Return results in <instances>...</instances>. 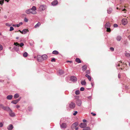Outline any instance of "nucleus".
Listing matches in <instances>:
<instances>
[{"label":"nucleus","mask_w":130,"mask_h":130,"mask_svg":"<svg viewBox=\"0 0 130 130\" xmlns=\"http://www.w3.org/2000/svg\"><path fill=\"white\" fill-rule=\"evenodd\" d=\"M58 51L56 50L53 51L52 52V54H54L57 55L58 54Z\"/></svg>","instance_id":"30"},{"label":"nucleus","mask_w":130,"mask_h":130,"mask_svg":"<svg viewBox=\"0 0 130 130\" xmlns=\"http://www.w3.org/2000/svg\"><path fill=\"white\" fill-rule=\"evenodd\" d=\"M121 39V37L120 36H118L116 37V39L118 41H120Z\"/></svg>","instance_id":"19"},{"label":"nucleus","mask_w":130,"mask_h":130,"mask_svg":"<svg viewBox=\"0 0 130 130\" xmlns=\"http://www.w3.org/2000/svg\"><path fill=\"white\" fill-rule=\"evenodd\" d=\"M110 50L112 51H114V48H113L112 47H111L110 48Z\"/></svg>","instance_id":"47"},{"label":"nucleus","mask_w":130,"mask_h":130,"mask_svg":"<svg viewBox=\"0 0 130 130\" xmlns=\"http://www.w3.org/2000/svg\"><path fill=\"white\" fill-rule=\"evenodd\" d=\"M80 91L79 90H76L75 91V93L76 95H78L80 94Z\"/></svg>","instance_id":"36"},{"label":"nucleus","mask_w":130,"mask_h":130,"mask_svg":"<svg viewBox=\"0 0 130 130\" xmlns=\"http://www.w3.org/2000/svg\"><path fill=\"white\" fill-rule=\"evenodd\" d=\"M28 109L30 111L32 110V108L31 107H28Z\"/></svg>","instance_id":"51"},{"label":"nucleus","mask_w":130,"mask_h":130,"mask_svg":"<svg viewBox=\"0 0 130 130\" xmlns=\"http://www.w3.org/2000/svg\"><path fill=\"white\" fill-rule=\"evenodd\" d=\"M77 113V112L76 111H75L73 113V115L74 116L76 115Z\"/></svg>","instance_id":"46"},{"label":"nucleus","mask_w":130,"mask_h":130,"mask_svg":"<svg viewBox=\"0 0 130 130\" xmlns=\"http://www.w3.org/2000/svg\"><path fill=\"white\" fill-rule=\"evenodd\" d=\"M112 11V9L111 8H109L107 10V13L109 14Z\"/></svg>","instance_id":"25"},{"label":"nucleus","mask_w":130,"mask_h":130,"mask_svg":"<svg viewBox=\"0 0 130 130\" xmlns=\"http://www.w3.org/2000/svg\"><path fill=\"white\" fill-rule=\"evenodd\" d=\"M51 62H55V58H53L51 60Z\"/></svg>","instance_id":"48"},{"label":"nucleus","mask_w":130,"mask_h":130,"mask_svg":"<svg viewBox=\"0 0 130 130\" xmlns=\"http://www.w3.org/2000/svg\"><path fill=\"white\" fill-rule=\"evenodd\" d=\"M82 68L83 71H85L87 69L86 66V65H84L83 66Z\"/></svg>","instance_id":"33"},{"label":"nucleus","mask_w":130,"mask_h":130,"mask_svg":"<svg viewBox=\"0 0 130 130\" xmlns=\"http://www.w3.org/2000/svg\"><path fill=\"white\" fill-rule=\"evenodd\" d=\"M23 24V23L22 22H20L18 24H13V26L15 27H19L20 25H22Z\"/></svg>","instance_id":"16"},{"label":"nucleus","mask_w":130,"mask_h":130,"mask_svg":"<svg viewBox=\"0 0 130 130\" xmlns=\"http://www.w3.org/2000/svg\"><path fill=\"white\" fill-rule=\"evenodd\" d=\"M24 45V44L23 43H21L20 44V46L21 47H22Z\"/></svg>","instance_id":"45"},{"label":"nucleus","mask_w":130,"mask_h":130,"mask_svg":"<svg viewBox=\"0 0 130 130\" xmlns=\"http://www.w3.org/2000/svg\"><path fill=\"white\" fill-rule=\"evenodd\" d=\"M81 84L82 85H85L86 84V82L85 80L81 81Z\"/></svg>","instance_id":"31"},{"label":"nucleus","mask_w":130,"mask_h":130,"mask_svg":"<svg viewBox=\"0 0 130 130\" xmlns=\"http://www.w3.org/2000/svg\"><path fill=\"white\" fill-rule=\"evenodd\" d=\"M75 61L78 63H80L81 62V60L79 58H76L75 60Z\"/></svg>","instance_id":"28"},{"label":"nucleus","mask_w":130,"mask_h":130,"mask_svg":"<svg viewBox=\"0 0 130 130\" xmlns=\"http://www.w3.org/2000/svg\"><path fill=\"white\" fill-rule=\"evenodd\" d=\"M19 31H20V32L21 33H22V34H23V32H22V31H21L20 30H19Z\"/></svg>","instance_id":"62"},{"label":"nucleus","mask_w":130,"mask_h":130,"mask_svg":"<svg viewBox=\"0 0 130 130\" xmlns=\"http://www.w3.org/2000/svg\"><path fill=\"white\" fill-rule=\"evenodd\" d=\"M3 106V105L2 104H0V109L2 108Z\"/></svg>","instance_id":"52"},{"label":"nucleus","mask_w":130,"mask_h":130,"mask_svg":"<svg viewBox=\"0 0 130 130\" xmlns=\"http://www.w3.org/2000/svg\"><path fill=\"white\" fill-rule=\"evenodd\" d=\"M14 30V28H13L12 27H11L10 28V29L9 30V31H12V30Z\"/></svg>","instance_id":"39"},{"label":"nucleus","mask_w":130,"mask_h":130,"mask_svg":"<svg viewBox=\"0 0 130 130\" xmlns=\"http://www.w3.org/2000/svg\"><path fill=\"white\" fill-rule=\"evenodd\" d=\"M3 49V47L0 44V51L2 50Z\"/></svg>","instance_id":"43"},{"label":"nucleus","mask_w":130,"mask_h":130,"mask_svg":"<svg viewBox=\"0 0 130 130\" xmlns=\"http://www.w3.org/2000/svg\"><path fill=\"white\" fill-rule=\"evenodd\" d=\"M87 125V124L85 123H80L79 126L81 128H84Z\"/></svg>","instance_id":"8"},{"label":"nucleus","mask_w":130,"mask_h":130,"mask_svg":"<svg viewBox=\"0 0 130 130\" xmlns=\"http://www.w3.org/2000/svg\"><path fill=\"white\" fill-rule=\"evenodd\" d=\"M9 115L11 117H14L15 116V113L12 112V111L11 110V111H10L9 112Z\"/></svg>","instance_id":"14"},{"label":"nucleus","mask_w":130,"mask_h":130,"mask_svg":"<svg viewBox=\"0 0 130 130\" xmlns=\"http://www.w3.org/2000/svg\"><path fill=\"white\" fill-rule=\"evenodd\" d=\"M110 23L109 22L106 23L105 25V27L107 29V31L109 32L111 31V30L110 28Z\"/></svg>","instance_id":"2"},{"label":"nucleus","mask_w":130,"mask_h":130,"mask_svg":"<svg viewBox=\"0 0 130 130\" xmlns=\"http://www.w3.org/2000/svg\"><path fill=\"white\" fill-rule=\"evenodd\" d=\"M85 76L86 77H87V78H88V79H89V81H90L91 80V77L90 76V75H88V74H87L85 75Z\"/></svg>","instance_id":"24"},{"label":"nucleus","mask_w":130,"mask_h":130,"mask_svg":"<svg viewBox=\"0 0 130 130\" xmlns=\"http://www.w3.org/2000/svg\"><path fill=\"white\" fill-rule=\"evenodd\" d=\"M116 66L118 67H118H119L120 66H121V65L120 64V63H117L116 64Z\"/></svg>","instance_id":"53"},{"label":"nucleus","mask_w":130,"mask_h":130,"mask_svg":"<svg viewBox=\"0 0 130 130\" xmlns=\"http://www.w3.org/2000/svg\"><path fill=\"white\" fill-rule=\"evenodd\" d=\"M128 63H129V65L130 67V62H129Z\"/></svg>","instance_id":"63"},{"label":"nucleus","mask_w":130,"mask_h":130,"mask_svg":"<svg viewBox=\"0 0 130 130\" xmlns=\"http://www.w3.org/2000/svg\"><path fill=\"white\" fill-rule=\"evenodd\" d=\"M28 54L26 52H25L23 54V56L25 57H26L27 56Z\"/></svg>","instance_id":"37"},{"label":"nucleus","mask_w":130,"mask_h":130,"mask_svg":"<svg viewBox=\"0 0 130 130\" xmlns=\"http://www.w3.org/2000/svg\"><path fill=\"white\" fill-rule=\"evenodd\" d=\"M122 22L123 24L124 25H125L127 23V21L126 19H123L122 20Z\"/></svg>","instance_id":"13"},{"label":"nucleus","mask_w":130,"mask_h":130,"mask_svg":"<svg viewBox=\"0 0 130 130\" xmlns=\"http://www.w3.org/2000/svg\"><path fill=\"white\" fill-rule=\"evenodd\" d=\"M43 60H45L47 58V56L46 55H44L42 56Z\"/></svg>","instance_id":"20"},{"label":"nucleus","mask_w":130,"mask_h":130,"mask_svg":"<svg viewBox=\"0 0 130 130\" xmlns=\"http://www.w3.org/2000/svg\"><path fill=\"white\" fill-rule=\"evenodd\" d=\"M70 80L72 82H75L77 81V79L75 76H72L70 77Z\"/></svg>","instance_id":"7"},{"label":"nucleus","mask_w":130,"mask_h":130,"mask_svg":"<svg viewBox=\"0 0 130 130\" xmlns=\"http://www.w3.org/2000/svg\"><path fill=\"white\" fill-rule=\"evenodd\" d=\"M25 13L27 14L31 13L32 14H35L37 13V12L36 11H32L31 9L26 10L25 11Z\"/></svg>","instance_id":"1"},{"label":"nucleus","mask_w":130,"mask_h":130,"mask_svg":"<svg viewBox=\"0 0 130 130\" xmlns=\"http://www.w3.org/2000/svg\"><path fill=\"white\" fill-rule=\"evenodd\" d=\"M125 56L128 58L130 57V53L126 52L125 54Z\"/></svg>","instance_id":"23"},{"label":"nucleus","mask_w":130,"mask_h":130,"mask_svg":"<svg viewBox=\"0 0 130 130\" xmlns=\"http://www.w3.org/2000/svg\"><path fill=\"white\" fill-rule=\"evenodd\" d=\"M3 125V123L1 122H0V127H2Z\"/></svg>","instance_id":"40"},{"label":"nucleus","mask_w":130,"mask_h":130,"mask_svg":"<svg viewBox=\"0 0 130 130\" xmlns=\"http://www.w3.org/2000/svg\"><path fill=\"white\" fill-rule=\"evenodd\" d=\"M67 62H70V63H71L72 62V61H71L68 60V61H67Z\"/></svg>","instance_id":"58"},{"label":"nucleus","mask_w":130,"mask_h":130,"mask_svg":"<svg viewBox=\"0 0 130 130\" xmlns=\"http://www.w3.org/2000/svg\"><path fill=\"white\" fill-rule=\"evenodd\" d=\"M75 105L73 102H71L69 104V107L71 109H73L75 107Z\"/></svg>","instance_id":"6"},{"label":"nucleus","mask_w":130,"mask_h":130,"mask_svg":"<svg viewBox=\"0 0 130 130\" xmlns=\"http://www.w3.org/2000/svg\"><path fill=\"white\" fill-rule=\"evenodd\" d=\"M90 128L89 127H87L85 128H84L82 130H90Z\"/></svg>","instance_id":"34"},{"label":"nucleus","mask_w":130,"mask_h":130,"mask_svg":"<svg viewBox=\"0 0 130 130\" xmlns=\"http://www.w3.org/2000/svg\"><path fill=\"white\" fill-rule=\"evenodd\" d=\"M86 73L87 74H89L90 73V71L89 70H87L86 71Z\"/></svg>","instance_id":"49"},{"label":"nucleus","mask_w":130,"mask_h":130,"mask_svg":"<svg viewBox=\"0 0 130 130\" xmlns=\"http://www.w3.org/2000/svg\"><path fill=\"white\" fill-rule=\"evenodd\" d=\"M21 98L20 97L19 99H17L16 100H16L17 102V103H18L20 100L21 99Z\"/></svg>","instance_id":"44"},{"label":"nucleus","mask_w":130,"mask_h":130,"mask_svg":"<svg viewBox=\"0 0 130 130\" xmlns=\"http://www.w3.org/2000/svg\"><path fill=\"white\" fill-rule=\"evenodd\" d=\"M20 107V106L19 105H17L16 106V107L17 108H18Z\"/></svg>","instance_id":"57"},{"label":"nucleus","mask_w":130,"mask_h":130,"mask_svg":"<svg viewBox=\"0 0 130 130\" xmlns=\"http://www.w3.org/2000/svg\"><path fill=\"white\" fill-rule=\"evenodd\" d=\"M28 31L29 30H28V29H23L22 30V32H23V34H25L26 33L27 31Z\"/></svg>","instance_id":"22"},{"label":"nucleus","mask_w":130,"mask_h":130,"mask_svg":"<svg viewBox=\"0 0 130 130\" xmlns=\"http://www.w3.org/2000/svg\"><path fill=\"white\" fill-rule=\"evenodd\" d=\"M75 130H78V128L77 127H75Z\"/></svg>","instance_id":"56"},{"label":"nucleus","mask_w":130,"mask_h":130,"mask_svg":"<svg viewBox=\"0 0 130 130\" xmlns=\"http://www.w3.org/2000/svg\"><path fill=\"white\" fill-rule=\"evenodd\" d=\"M120 74H119L118 75V78H120Z\"/></svg>","instance_id":"61"},{"label":"nucleus","mask_w":130,"mask_h":130,"mask_svg":"<svg viewBox=\"0 0 130 130\" xmlns=\"http://www.w3.org/2000/svg\"><path fill=\"white\" fill-rule=\"evenodd\" d=\"M128 38L129 39V40H130V36H129L128 37Z\"/></svg>","instance_id":"64"},{"label":"nucleus","mask_w":130,"mask_h":130,"mask_svg":"<svg viewBox=\"0 0 130 130\" xmlns=\"http://www.w3.org/2000/svg\"><path fill=\"white\" fill-rule=\"evenodd\" d=\"M84 88L83 87H82L80 88V90L81 91H83L84 90Z\"/></svg>","instance_id":"38"},{"label":"nucleus","mask_w":130,"mask_h":130,"mask_svg":"<svg viewBox=\"0 0 130 130\" xmlns=\"http://www.w3.org/2000/svg\"><path fill=\"white\" fill-rule=\"evenodd\" d=\"M46 8V6L44 5H42L40 6L39 7V9L40 11H43Z\"/></svg>","instance_id":"5"},{"label":"nucleus","mask_w":130,"mask_h":130,"mask_svg":"<svg viewBox=\"0 0 130 130\" xmlns=\"http://www.w3.org/2000/svg\"><path fill=\"white\" fill-rule=\"evenodd\" d=\"M91 114L93 116H95L96 115V114L95 113H94L92 112L91 113Z\"/></svg>","instance_id":"54"},{"label":"nucleus","mask_w":130,"mask_h":130,"mask_svg":"<svg viewBox=\"0 0 130 130\" xmlns=\"http://www.w3.org/2000/svg\"><path fill=\"white\" fill-rule=\"evenodd\" d=\"M14 45H15L14 47V50L17 52L19 51V44L18 42H16L14 43Z\"/></svg>","instance_id":"3"},{"label":"nucleus","mask_w":130,"mask_h":130,"mask_svg":"<svg viewBox=\"0 0 130 130\" xmlns=\"http://www.w3.org/2000/svg\"><path fill=\"white\" fill-rule=\"evenodd\" d=\"M19 97V94L18 93H16L14 96V99H16L18 98Z\"/></svg>","instance_id":"26"},{"label":"nucleus","mask_w":130,"mask_h":130,"mask_svg":"<svg viewBox=\"0 0 130 130\" xmlns=\"http://www.w3.org/2000/svg\"><path fill=\"white\" fill-rule=\"evenodd\" d=\"M31 10L32 11H35L36 10V7L35 6H33L32 8H30Z\"/></svg>","instance_id":"32"},{"label":"nucleus","mask_w":130,"mask_h":130,"mask_svg":"<svg viewBox=\"0 0 130 130\" xmlns=\"http://www.w3.org/2000/svg\"><path fill=\"white\" fill-rule=\"evenodd\" d=\"M87 121L85 119H83V122H84V123H85Z\"/></svg>","instance_id":"55"},{"label":"nucleus","mask_w":130,"mask_h":130,"mask_svg":"<svg viewBox=\"0 0 130 130\" xmlns=\"http://www.w3.org/2000/svg\"><path fill=\"white\" fill-rule=\"evenodd\" d=\"M40 22H38L36 25L35 26V28H37L39 27L40 25Z\"/></svg>","instance_id":"29"},{"label":"nucleus","mask_w":130,"mask_h":130,"mask_svg":"<svg viewBox=\"0 0 130 130\" xmlns=\"http://www.w3.org/2000/svg\"><path fill=\"white\" fill-rule=\"evenodd\" d=\"M4 0H0V4L1 5H2V4L4 3ZM9 1V0H5V1L7 2H8Z\"/></svg>","instance_id":"21"},{"label":"nucleus","mask_w":130,"mask_h":130,"mask_svg":"<svg viewBox=\"0 0 130 130\" xmlns=\"http://www.w3.org/2000/svg\"><path fill=\"white\" fill-rule=\"evenodd\" d=\"M24 21L25 22H27L28 21V20L26 18L24 19Z\"/></svg>","instance_id":"42"},{"label":"nucleus","mask_w":130,"mask_h":130,"mask_svg":"<svg viewBox=\"0 0 130 130\" xmlns=\"http://www.w3.org/2000/svg\"><path fill=\"white\" fill-rule=\"evenodd\" d=\"M76 103L77 105L80 106L82 102L80 100L77 99L76 100Z\"/></svg>","instance_id":"9"},{"label":"nucleus","mask_w":130,"mask_h":130,"mask_svg":"<svg viewBox=\"0 0 130 130\" xmlns=\"http://www.w3.org/2000/svg\"><path fill=\"white\" fill-rule=\"evenodd\" d=\"M64 73L63 71L61 70H60L58 72V74H59L60 75H61L63 74Z\"/></svg>","instance_id":"27"},{"label":"nucleus","mask_w":130,"mask_h":130,"mask_svg":"<svg viewBox=\"0 0 130 130\" xmlns=\"http://www.w3.org/2000/svg\"><path fill=\"white\" fill-rule=\"evenodd\" d=\"M113 26L115 27H118V25L117 24H115L113 25Z\"/></svg>","instance_id":"50"},{"label":"nucleus","mask_w":130,"mask_h":130,"mask_svg":"<svg viewBox=\"0 0 130 130\" xmlns=\"http://www.w3.org/2000/svg\"><path fill=\"white\" fill-rule=\"evenodd\" d=\"M13 97L12 95H9L7 96L6 97V99L8 100H11Z\"/></svg>","instance_id":"18"},{"label":"nucleus","mask_w":130,"mask_h":130,"mask_svg":"<svg viewBox=\"0 0 130 130\" xmlns=\"http://www.w3.org/2000/svg\"><path fill=\"white\" fill-rule=\"evenodd\" d=\"M37 59L39 62H41L43 61L42 56L38 55L37 56Z\"/></svg>","instance_id":"11"},{"label":"nucleus","mask_w":130,"mask_h":130,"mask_svg":"<svg viewBox=\"0 0 130 130\" xmlns=\"http://www.w3.org/2000/svg\"><path fill=\"white\" fill-rule=\"evenodd\" d=\"M2 108L4 110L8 112H9L10 111H11V110L9 107L4 106L3 105Z\"/></svg>","instance_id":"4"},{"label":"nucleus","mask_w":130,"mask_h":130,"mask_svg":"<svg viewBox=\"0 0 130 130\" xmlns=\"http://www.w3.org/2000/svg\"><path fill=\"white\" fill-rule=\"evenodd\" d=\"M61 121L60 122V126L61 128H65L66 127V123H62V124H61Z\"/></svg>","instance_id":"10"},{"label":"nucleus","mask_w":130,"mask_h":130,"mask_svg":"<svg viewBox=\"0 0 130 130\" xmlns=\"http://www.w3.org/2000/svg\"><path fill=\"white\" fill-rule=\"evenodd\" d=\"M88 98L89 101H91V100L92 97L91 96H90L88 97Z\"/></svg>","instance_id":"41"},{"label":"nucleus","mask_w":130,"mask_h":130,"mask_svg":"<svg viewBox=\"0 0 130 130\" xmlns=\"http://www.w3.org/2000/svg\"><path fill=\"white\" fill-rule=\"evenodd\" d=\"M122 11H126V10L125 9H124L122 10Z\"/></svg>","instance_id":"60"},{"label":"nucleus","mask_w":130,"mask_h":130,"mask_svg":"<svg viewBox=\"0 0 130 130\" xmlns=\"http://www.w3.org/2000/svg\"><path fill=\"white\" fill-rule=\"evenodd\" d=\"M11 103L14 104H16L18 103L15 100L12 101L11 102Z\"/></svg>","instance_id":"35"},{"label":"nucleus","mask_w":130,"mask_h":130,"mask_svg":"<svg viewBox=\"0 0 130 130\" xmlns=\"http://www.w3.org/2000/svg\"><path fill=\"white\" fill-rule=\"evenodd\" d=\"M13 128V126L12 124H10L8 126L7 128L9 130H11Z\"/></svg>","instance_id":"17"},{"label":"nucleus","mask_w":130,"mask_h":130,"mask_svg":"<svg viewBox=\"0 0 130 130\" xmlns=\"http://www.w3.org/2000/svg\"><path fill=\"white\" fill-rule=\"evenodd\" d=\"M78 125V123L77 122H75L73 124L71 128L72 129H73V128L75 127H76V126H77Z\"/></svg>","instance_id":"15"},{"label":"nucleus","mask_w":130,"mask_h":130,"mask_svg":"<svg viewBox=\"0 0 130 130\" xmlns=\"http://www.w3.org/2000/svg\"><path fill=\"white\" fill-rule=\"evenodd\" d=\"M4 18H5V19H7V16L6 15H5L4 16Z\"/></svg>","instance_id":"59"},{"label":"nucleus","mask_w":130,"mask_h":130,"mask_svg":"<svg viewBox=\"0 0 130 130\" xmlns=\"http://www.w3.org/2000/svg\"><path fill=\"white\" fill-rule=\"evenodd\" d=\"M58 4V2L57 0H54L51 3L52 5L53 6H55Z\"/></svg>","instance_id":"12"}]
</instances>
